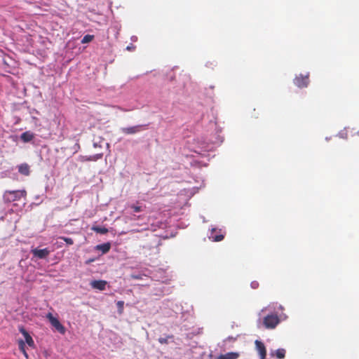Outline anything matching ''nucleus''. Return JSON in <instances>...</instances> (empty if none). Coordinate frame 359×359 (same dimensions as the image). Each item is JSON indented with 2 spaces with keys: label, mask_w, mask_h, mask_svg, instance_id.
<instances>
[{
  "label": "nucleus",
  "mask_w": 359,
  "mask_h": 359,
  "mask_svg": "<svg viewBox=\"0 0 359 359\" xmlns=\"http://www.w3.org/2000/svg\"><path fill=\"white\" fill-rule=\"evenodd\" d=\"M27 191L25 190L7 191L4 194V198L6 203H11L25 198Z\"/></svg>",
  "instance_id": "1"
},
{
  "label": "nucleus",
  "mask_w": 359,
  "mask_h": 359,
  "mask_svg": "<svg viewBox=\"0 0 359 359\" xmlns=\"http://www.w3.org/2000/svg\"><path fill=\"white\" fill-rule=\"evenodd\" d=\"M280 323V319L276 314H269L263 319V324L267 329H273Z\"/></svg>",
  "instance_id": "2"
},
{
  "label": "nucleus",
  "mask_w": 359,
  "mask_h": 359,
  "mask_svg": "<svg viewBox=\"0 0 359 359\" xmlns=\"http://www.w3.org/2000/svg\"><path fill=\"white\" fill-rule=\"evenodd\" d=\"M46 318L49 322L60 334H64L66 332L65 327L60 323L59 320L54 317L51 313L46 315Z\"/></svg>",
  "instance_id": "3"
},
{
  "label": "nucleus",
  "mask_w": 359,
  "mask_h": 359,
  "mask_svg": "<svg viewBox=\"0 0 359 359\" xmlns=\"http://www.w3.org/2000/svg\"><path fill=\"white\" fill-rule=\"evenodd\" d=\"M146 125H137L134 126L122 128L121 132L125 135H133L144 129Z\"/></svg>",
  "instance_id": "4"
},
{
  "label": "nucleus",
  "mask_w": 359,
  "mask_h": 359,
  "mask_svg": "<svg viewBox=\"0 0 359 359\" xmlns=\"http://www.w3.org/2000/svg\"><path fill=\"white\" fill-rule=\"evenodd\" d=\"M294 83L299 88L307 87L309 83V74L306 76L300 74L299 76H296L294 79Z\"/></svg>",
  "instance_id": "5"
},
{
  "label": "nucleus",
  "mask_w": 359,
  "mask_h": 359,
  "mask_svg": "<svg viewBox=\"0 0 359 359\" xmlns=\"http://www.w3.org/2000/svg\"><path fill=\"white\" fill-rule=\"evenodd\" d=\"M31 252L34 257H36L39 259H45L49 255L50 250L48 248H44V249L34 248V249L31 250Z\"/></svg>",
  "instance_id": "6"
},
{
  "label": "nucleus",
  "mask_w": 359,
  "mask_h": 359,
  "mask_svg": "<svg viewBox=\"0 0 359 359\" xmlns=\"http://www.w3.org/2000/svg\"><path fill=\"white\" fill-rule=\"evenodd\" d=\"M256 350L257 351L260 359H265L266 355V347L263 342L259 340H256L255 342Z\"/></svg>",
  "instance_id": "7"
},
{
  "label": "nucleus",
  "mask_w": 359,
  "mask_h": 359,
  "mask_svg": "<svg viewBox=\"0 0 359 359\" xmlns=\"http://www.w3.org/2000/svg\"><path fill=\"white\" fill-rule=\"evenodd\" d=\"M19 330L24 336L25 342L28 344V346L30 347H34V341L28 332L23 327H20Z\"/></svg>",
  "instance_id": "8"
},
{
  "label": "nucleus",
  "mask_w": 359,
  "mask_h": 359,
  "mask_svg": "<svg viewBox=\"0 0 359 359\" xmlns=\"http://www.w3.org/2000/svg\"><path fill=\"white\" fill-rule=\"evenodd\" d=\"M107 284V282L103 280H93L90 283V285L93 288L99 290L100 291L105 290Z\"/></svg>",
  "instance_id": "9"
},
{
  "label": "nucleus",
  "mask_w": 359,
  "mask_h": 359,
  "mask_svg": "<svg viewBox=\"0 0 359 359\" xmlns=\"http://www.w3.org/2000/svg\"><path fill=\"white\" fill-rule=\"evenodd\" d=\"M18 172L25 176H29L30 174V166L26 163H22L19 165H18Z\"/></svg>",
  "instance_id": "10"
},
{
  "label": "nucleus",
  "mask_w": 359,
  "mask_h": 359,
  "mask_svg": "<svg viewBox=\"0 0 359 359\" xmlns=\"http://www.w3.org/2000/svg\"><path fill=\"white\" fill-rule=\"evenodd\" d=\"M34 137V134L31 131H26L21 134L20 139L24 142H31Z\"/></svg>",
  "instance_id": "11"
},
{
  "label": "nucleus",
  "mask_w": 359,
  "mask_h": 359,
  "mask_svg": "<svg viewBox=\"0 0 359 359\" xmlns=\"http://www.w3.org/2000/svg\"><path fill=\"white\" fill-rule=\"evenodd\" d=\"M239 357V353L236 352H229L226 354L219 355L217 359H237Z\"/></svg>",
  "instance_id": "12"
},
{
  "label": "nucleus",
  "mask_w": 359,
  "mask_h": 359,
  "mask_svg": "<svg viewBox=\"0 0 359 359\" xmlns=\"http://www.w3.org/2000/svg\"><path fill=\"white\" fill-rule=\"evenodd\" d=\"M110 248L111 244L109 243H105L96 246V249L100 250L103 254L108 252Z\"/></svg>",
  "instance_id": "13"
},
{
  "label": "nucleus",
  "mask_w": 359,
  "mask_h": 359,
  "mask_svg": "<svg viewBox=\"0 0 359 359\" xmlns=\"http://www.w3.org/2000/svg\"><path fill=\"white\" fill-rule=\"evenodd\" d=\"M91 230L93 231L101 233V234H106L109 232V230L104 227V226H93L91 227Z\"/></svg>",
  "instance_id": "14"
},
{
  "label": "nucleus",
  "mask_w": 359,
  "mask_h": 359,
  "mask_svg": "<svg viewBox=\"0 0 359 359\" xmlns=\"http://www.w3.org/2000/svg\"><path fill=\"white\" fill-rule=\"evenodd\" d=\"M286 351L284 348L277 349L274 353H271L272 355H276L279 359H283L285 356Z\"/></svg>",
  "instance_id": "15"
},
{
  "label": "nucleus",
  "mask_w": 359,
  "mask_h": 359,
  "mask_svg": "<svg viewBox=\"0 0 359 359\" xmlns=\"http://www.w3.org/2000/svg\"><path fill=\"white\" fill-rule=\"evenodd\" d=\"M215 231V229H212V233H213V232ZM210 238H212V240L215 242H219V241H221L224 239V235L222 234H219V235H216V236H213L212 234H211V236H210Z\"/></svg>",
  "instance_id": "16"
},
{
  "label": "nucleus",
  "mask_w": 359,
  "mask_h": 359,
  "mask_svg": "<svg viewBox=\"0 0 359 359\" xmlns=\"http://www.w3.org/2000/svg\"><path fill=\"white\" fill-rule=\"evenodd\" d=\"M18 346H19V349L20 350V351L23 353V355L27 358H28V355L26 352V350H25V341L23 340H20L18 341Z\"/></svg>",
  "instance_id": "17"
},
{
  "label": "nucleus",
  "mask_w": 359,
  "mask_h": 359,
  "mask_svg": "<svg viewBox=\"0 0 359 359\" xmlns=\"http://www.w3.org/2000/svg\"><path fill=\"white\" fill-rule=\"evenodd\" d=\"M129 207L135 212H142L143 210L142 207L141 205H139L138 203H137V204H132Z\"/></svg>",
  "instance_id": "18"
},
{
  "label": "nucleus",
  "mask_w": 359,
  "mask_h": 359,
  "mask_svg": "<svg viewBox=\"0 0 359 359\" xmlns=\"http://www.w3.org/2000/svg\"><path fill=\"white\" fill-rule=\"evenodd\" d=\"M93 39H94L93 35L86 34L83 37V39L81 40V43H90V41H92L93 40Z\"/></svg>",
  "instance_id": "19"
},
{
  "label": "nucleus",
  "mask_w": 359,
  "mask_h": 359,
  "mask_svg": "<svg viewBox=\"0 0 359 359\" xmlns=\"http://www.w3.org/2000/svg\"><path fill=\"white\" fill-rule=\"evenodd\" d=\"M172 335H168L166 337H160L158 340V342L161 344H168V339L172 338Z\"/></svg>",
  "instance_id": "20"
},
{
  "label": "nucleus",
  "mask_w": 359,
  "mask_h": 359,
  "mask_svg": "<svg viewBox=\"0 0 359 359\" xmlns=\"http://www.w3.org/2000/svg\"><path fill=\"white\" fill-rule=\"evenodd\" d=\"M59 238L60 240H63L67 245H73L74 244V241L71 238L60 236Z\"/></svg>",
  "instance_id": "21"
},
{
  "label": "nucleus",
  "mask_w": 359,
  "mask_h": 359,
  "mask_svg": "<svg viewBox=\"0 0 359 359\" xmlns=\"http://www.w3.org/2000/svg\"><path fill=\"white\" fill-rule=\"evenodd\" d=\"M116 305H117L119 313H122L123 311L124 302L118 301V302H117Z\"/></svg>",
  "instance_id": "22"
},
{
  "label": "nucleus",
  "mask_w": 359,
  "mask_h": 359,
  "mask_svg": "<svg viewBox=\"0 0 359 359\" xmlns=\"http://www.w3.org/2000/svg\"><path fill=\"white\" fill-rule=\"evenodd\" d=\"M251 287L253 289H257L259 287V283L257 281H252L251 283Z\"/></svg>",
  "instance_id": "23"
},
{
  "label": "nucleus",
  "mask_w": 359,
  "mask_h": 359,
  "mask_svg": "<svg viewBox=\"0 0 359 359\" xmlns=\"http://www.w3.org/2000/svg\"><path fill=\"white\" fill-rule=\"evenodd\" d=\"M134 278H136V279H139L140 278L139 276H134Z\"/></svg>",
  "instance_id": "24"
},
{
  "label": "nucleus",
  "mask_w": 359,
  "mask_h": 359,
  "mask_svg": "<svg viewBox=\"0 0 359 359\" xmlns=\"http://www.w3.org/2000/svg\"><path fill=\"white\" fill-rule=\"evenodd\" d=\"M127 49H128V50H130V46H128V47H127Z\"/></svg>",
  "instance_id": "25"
},
{
  "label": "nucleus",
  "mask_w": 359,
  "mask_h": 359,
  "mask_svg": "<svg viewBox=\"0 0 359 359\" xmlns=\"http://www.w3.org/2000/svg\"><path fill=\"white\" fill-rule=\"evenodd\" d=\"M133 231L139 232V230H133Z\"/></svg>",
  "instance_id": "26"
}]
</instances>
